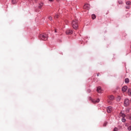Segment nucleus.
Listing matches in <instances>:
<instances>
[{
  "instance_id": "15",
  "label": "nucleus",
  "mask_w": 131,
  "mask_h": 131,
  "mask_svg": "<svg viewBox=\"0 0 131 131\" xmlns=\"http://www.w3.org/2000/svg\"><path fill=\"white\" fill-rule=\"evenodd\" d=\"M92 19L94 20V19H96V15H95V14H92Z\"/></svg>"
},
{
  "instance_id": "31",
  "label": "nucleus",
  "mask_w": 131,
  "mask_h": 131,
  "mask_svg": "<svg viewBox=\"0 0 131 131\" xmlns=\"http://www.w3.org/2000/svg\"><path fill=\"white\" fill-rule=\"evenodd\" d=\"M129 119H131V117H129Z\"/></svg>"
},
{
  "instance_id": "28",
  "label": "nucleus",
  "mask_w": 131,
  "mask_h": 131,
  "mask_svg": "<svg viewBox=\"0 0 131 131\" xmlns=\"http://www.w3.org/2000/svg\"><path fill=\"white\" fill-rule=\"evenodd\" d=\"M100 75V74L99 73H98L97 74V76H99Z\"/></svg>"
},
{
  "instance_id": "12",
  "label": "nucleus",
  "mask_w": 131,
  "mask_h": 131,
  "mask_svg": "<svg viewBox=\"0 0 131 131\" xmlns=\"http://www.w3.org/2000/svg\"><path fill=\"white\" fill-rule=\"evenodd\" d=\"M120 100H121V97L118 96L117 97V102H120Z\"/></svg>"
},
{
  "instance_id": "19",
  "label": "nucleus",
  "mask_w": 131,
  "mask_h": 131,
  "mask_svg": "<svg viewBox=\"0 0 131 131\" xmlns=\"http://www.w3.org/2000/svg\"><path fill=\"white\" fill-rule=\"evenodd\" d=\"M130 4H131V2H129V1H128V2H126V4L128 5V6H129V5H130Z\"/></svg>"
},
{
  "instance_id": "10",
  "label": "nucleus",
  "mask_w": 131,
  "mask_h": 131,
  "mask_svg": "<svg viewBox=\"0 0 131 131\" xmlns=\"http://www.w3.org/2000/svg\"><path fill=\"white\" fill-rule=\"evenodd\" d=\"M97 91L98 93H99V94H101V93H102V89L100 86L97 88Z\"/></svg>"
},
{
  "instance_id": "11",
  "label": "nucleus",
  "mask_w": 131,
  "mask_h": 131,
  "mask_svg": "<svg viewBox=\"0 0 131 131\" xmlns=\"http://www.w3.org/2000/svg\"><path fill=\"white\" fill-rule=\"evenodd\" d=\"M108 98L111 101H113L114 100V96L111 95L108 97Z\"/></svg>"
},
{
  "instance_id": "22",
  "label": "nucleus",
  "mask_w": 131,
  "mask_h": 131,
  "mask_svg": "<svg viewBox=\"0 0 131 131\" xmlns=\"http://www.w3.org/2000/svg\"><path fill=\"white\" fill-rule=\"evenodd\" d=\"M114 131H118V129L117 127H115V128L114 129Z\"/></svg>"
},
{
  "instance_id": "13",
  "label": "nucleus",
  "mask_w": 131,
  "mask_h": 131,
  "mask_svg": "<svg viewBox=\"0 0 131 131\" xmlns=\"http://www.w3.org/2000/svg\"><path fill=\"white\" fill-rule=\"evenodd\" d=\"M128 82H129V79L128 78H126L125 79V83H128Z\"/></svg>"
},
{
  "instance_id": "8",
  "label": "nucleus",
  "mask_w": 131,
  "mask_h": 131,
  "mask_svg": "<svg viewBox=\"0 0 131 131\" xmlns=\"http://www.w3.org/2000/svg\"><path fill=\"white\" fill-rule=\"evenodd\" d=\"M111 111H112V107L108 106L107 108V113H111Z\"/></svg>"
},
{
  "instance_id": "9",
  "label": "nucleus",
  "mask_w": 131,
  "mask_h": 131,
  "mask_svg": "<svg viewBox=\"0 0 131 131\" xmlns=\"http://www.w3.org/2000/svg\"><path fill=\"white\" fill-rule=\"evenodd\" d=\"M83 8L86 10H89L90 9V5L89 4H85L83 6Z\"/></svg>"
},
{
  "instance_id": "30",
  "label": "nucleus",
  "mask_w": 131,
  "mask_h": 131,
  "mask_svg": "<svg viewBox=\"0 0 131 131\" xmlns=\"http://www.w3.org/2000/svg\"><path fill=\"white\" fill-rule=\"evenodd\" d=\"M57 2H59V1H60V0H56Z\"/></svg>"
},
{
  "instance_id": "25",
  "label": "nucleus",
  "mask_w": 131,
  "mask_h": 131,
  "mask_svg": "<svg viewBox=\"0 0 131 131\" xmlns=\"http://www.w3.org/2000/svg\"><path fill=\"white\" fill-rule=\"evenodd\" d=\"M126 9H129V6H128L126 7Z\"/></svg>"
},
{
  "instance_id": "3",
  "label": "nucleus",
  "mask_w": 131,
  "mask_h": 131,
  "mask_svg": "<svg viewBox=\"0 0 131 131\" xmlns=\"http://www.w3.org/2000/svg\"><path fill=\"white\" fill-rule=\"evenodd\" d=\"M129 99L128 98H126L124 101V107H128L129 106Z\"/></svg>"
},
{
  "instance_id": "20",
  "label": "nucleus",
  "mask_w": 131,
  "mask_h": 131,
  "mask_svg": "<svg viewBox=\"0 0 131 131\" xmlns=\"http://www.w3.org/2000/svg\"><path fill=\"white\" fill-rule=\"evenodd\" d=\"M118 3H119V5H122V4H123V2L121 1H118Z\"/></svg>"
},
{
  "instance_id": "17",
  "label": "nucleus",
  "mask_w": 131,
  "mask_h": 131,
  "mask_svg": "<svg viewBox=\"0 0 131 131\" xmlns=\"http://www.w3.org/2000/svg\"><path fill=\"white\" fill-rule=\"evenodd\" d=\"M57 18H59V15L56 14H55V15L54 16V19H57Z\"/></svg>"
},
{
  "instance_id": "23",
  "label": "nucleus",
  "mask_w": 131,
  "mask_h": 131,
  "mask_svg": "<svg viewBox=\"0 0 131 131\" xmlns=\"http://www.w3.org/2000/svg\"><path fill=\"white\" fill-rule=\"evenodd\" d=\"M107 125V122H105L104 124H103V126H106Z\"/></svg>"
},
{
  "instance_id": "7",
  "label": "nucleus",
  "mask_w": 131,
  "mask_h": 131,
  "mask_svg": "<svg viewBox=\"0 0 131 131\" xmlns=\"http://www.w3.org/2000/svg\"><path fill=\"white\" fill-rule=\"evenodd\" d=\"M127 90V86H124L122 88V91L123 93H125L126 91Z\"/></svg>"
},
{
  "instance_id": "29",
  "label": "nucleus",
  "mask_w": 131,
  "mask_h": 131,
  "mask_svg": "<svg viewBox=\"0 0 131 131\" xmlns=\"http://www.w3.org/2000/svg\"><path fill=\"white\" fill-rule=\"evenodd\" d=\"M55 33L57 32V30H55Z\"/></svg>"
},
{
  "instance_id": "14",
  "label": "nucleus",
  "mask_w": 131,
  "mask_h": 131,
  "mask_svg": "<svg viewBox=\"0 0 131 131\" xmlns=\"http://www.w3.org/2000/svg\"><path fill=\"white\" fill-rule=\"evenodd\" d=\"M128 95L129 96H131V89H129L128 90Z\"/></svg>"
},
{
  "instance_id": "24",
  "label": "nucleus",
  "mask_w": 131,
  "mask_h": 131,
  "mask_svg": "<svg viewBox=\"0 0 131 131\" xmlns=\"http://www.w3.org/2000/svg\"><path fill=\"white\" fill-rule=\"evenodd\" d=\"M87 92H88V93H91V90H88L87 91Z\"/></svg>"
},
{
  "instance_id": "21",
  "label": "nucleus",
  "mask_w": 131,
  "mask_h": 131,
  "mask_svg": "<svg viewBox=\"0 0 131 131\" xmlns=\"http://www.w3.org/2000/svg\"><path fill=\"white\" fill-rule=\"evenodd\" d=\"M127 129H128V130H131V126H129V127H128Z\"/></svg>"
},
{
  "instance_id": "27",
  "label": "nucleus",
  "mask_w": 131,
  "mask_h": 131,
  "mask_svg": "<svg viewBox=\"0 0 131 131\" xmlns=\"http://www.w3.org/2000/svg\"><path fill=\"white\" fill-rule=\"evenodd\" d=\"M39 9H41V6H39Z\"/></svg>"
},
{
  "instance_id": "26",
  "label": "nucleus",
  "mask_w": 131,
  "mask_h": 131,
  "mask_svg": "<svg viewBox=\"0 0 131 131\" xmlns=\"http://www.w3.org/2000/svg\"><path fill=\"white\" fill-rule=\"evenodd\" d=\"M49 2H54V0H49Z\"/></svg>"
},
{
  "instance_id": "2",
  "label": "nucleus",
  "mask_w": 131,
  "mask_h": 131,
  "mask_svg": "<svg viewBox=\"0 0 131 131\" xmlns=\"http://www.w3.org/2000/svg\"><path fill=\"white\" fill-rule=\"evenodd\" d=\"M72 25L74 29H77V28H78V24L77 20H73L72 23Z\"/></svg>"
},
{
  "instance_id": "18",
  "label": "nucleus",
  "mask_w": 131,
  "mask_h": 131,
  "mask_svg": "<svg viewBox=\"0 0 131 131\" xmlns=\"http://www.w3.org/2000/svg\"><path fill=\"white\" fill-rule=\"evenodd\" d=\"M48 19L50 21H52V20H53V17H52V16H50L48 17Z\"/></svg>"
},
{
  "instance_id": "16",
  "label": "nucleus",
  "mask_w": 131,
  "mask_h": 131,
  "mask_svg": "<svg viewBox=\"0 0 131 131\" xmlns=\"http://www.w3.org/2000/svg\"><path fill=\"white\" fill-rule=\"evenodd\" d=\"M17 3V0H12V4L14 5V4H16Z\"/></svg>"
},
{
  "instance_id": "5",
  "label": "nucleus",
  "mask_w": 131,
  "mask_h": 131,
  "mask_svg": "<svg viewBox=\"0 0 131 131\" xmlns=\"http://www.w3.org/2000/svg\"><path fill=\"white\" fill-rule=\"evenodd\" d=\"M66 34L71 35L72 34V33H73V31H72V30L68 29L66 31Z\"/></svg>"
},
{
  "instance_id": "4",
  "label": "nucleus",
  "mask_w": 131,
  "mask_h": 131,
  "mask_svg": "<svg viewBox=\"0 0 131 131\" xmlns=\"http://www.w3.org/2000/svg\"><path fill=\"white\" fill-rule=\"evenodd\" d=\"M121 116H122V118L121 119V121L122 122H125V121H126V120L125 119V118H124V117H125V115H124V114L121 113Z\"/></svg>"
},
{
  "instance_id": "1",
  "label": "nucleus",
  "mask_w": 131,
  "mask_h": 131,
  "mask_svg": "<svg viewBox=\"0 0 131 131\" xmlns=\"http://www.w3.org/2000/svg\"><path fill=\"white\" fill-rule=\"evenodd\" d=\"M39 38L41 40H47L48 35L47 34H41L39 36Z\"/></svg>"
},
{
  "instance_id": "6",
  "label": "nucleus",
  "mask_w": 131,
  "mask_h": 131,
  "mask_svg": "<svg viewBox=\"0 0 131 131\" xmlns=\"http://www.w3.org/2000/svg\"><path fill=\"white\" fill-rule=\"evenodd\" d=\"M90 100H91L92 102L93 103H99L100 102V99H93L92 98H90Z\"/></svg>"
}]
</instances>
